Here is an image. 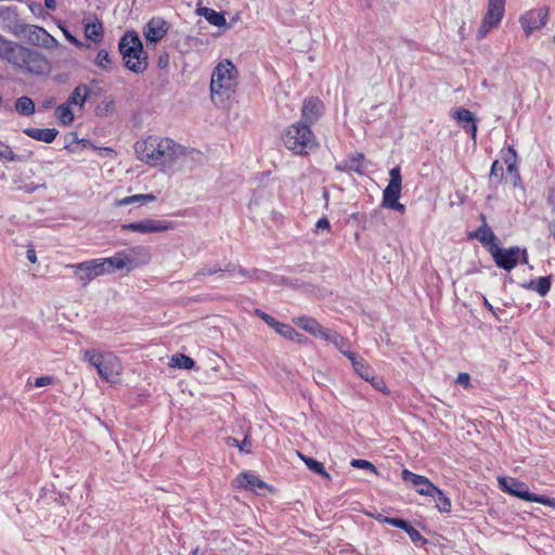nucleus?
Here are the masks:
<instances>
[{
    "label": "nucleus",
    "mask_w": 555,
    "mask_h": 555,
    "mask_svg": "<svg viewBox=\"0 0 555 555\" xmlns=\"http://www.w3.org/2000/svg\"><path fill=\"white\" fill-rule=\"evenodd\" d=\"M346 166L348 169L359 173L363 175L365 172V165H364V155L361 153H357L351 155L346 163Z\"/></svg>",
    "instance_id": "473e14b6"
},
{
    "label": "nucleus",
    "mask_w": 555,
    "mask_h": 555,
    "mask_svg": "<svg viewBox=\"0 0 555 555\" xmlns=\"http://www.w3.org/2000/svg\"><path fill=\"white\" fill-rule=\"evenodd\" d=\"M298 455L304 461V463L307 465V467L310 470L321 475L322 477H324V478H326L328 480L331 479V476L325 470L323 463H321V462H319V461H317V460H314L312 457L306 456V455H304V454H301L299 452H298Z\"/></svg>",
    "instance_id": "c756f323"
},
{
    "label": "nucleus",
    "mask_w": 555,
    "mask_h": 555,
    "mask_svg": "<svg viewBox=\"0 0 555 555\" xmlns=\"http://www.w3.org/2000/svg\"><path fill=\"white\" fill-rule=\"evenodd\" d=\"M506 165H507V171L509 173H512L513 176L516 175V172H518L516 163L515 164H506Z\"/></svg>",
    "instance_id": "680f3d73"
},
{
    "label": "nucleus",
    "mask_w": 555,
    "mask_h": 555,
    "mask_svg": "<svg viewBox=\"0 0 555 555\" xmlns=\"http://www.w3.org/2000/svg\"><path fill=\"white\" fill-rule=\"evenodd\" d=\"M499 25H496L486 18H482L480 26L476 33V38L478 40L483 39L490 33L491 29L496 28Z\"/></svg>",
    "instance_id": "58836bf2"
},
{
    "label": "nucleus",
    "mask_w": 555,
    "mask_h": 555,
    "mask_svg": "<svg viewBox=\"0 0 555 555\" xmlns=\"http://www.w3.org/2000/svg\"><path fill=\"white\" fill-rule=\"evenodd\" d=\"M0 158L10 163L20 159L12 149L4 142L0 143Z\"/></svg>",
    "instance_id": "ea45409f"
},
{
    "label": "nucleus",
    "mask_w": 555,
    "mask_h": 555,
    "mask_svg": "<svg viewBox=\"0 0 555 555\" xmlns=\"http://www.w3.org/2000/svg\"><path fill=\"white\" fill-rule=\"evenodd\" d=\"M15 109L23 116H30L35 113V103L28 96H21L15 102Z\"/></svg>",
    "instance_id": "2f4dec72"
},
{
    "label": "nucleus",
    "mask_w": 555,
    "mask_h": 555,
    "mask_svg": "<svg viewBox=\"0 0 555 555\" xmlns=\"http://www.w3.org/2000/svg\"><path fill=\"white\" fill-rule=\"evenodd\" d=\"M224 271L228 272L230 274V276L235 280L260 279L257 270L248 271V270H245L244 268H241V267L236 268L235 266L229 264V266H227Z\"/></svg>",
    "instance_id": "c85d7f7f"
},
{
    "label": "nucleus",
    "mask_w": 555,
    "mask_h": 555,
    "mask_svg": "<svg viewBox=\"0 0 555 555\" xmlns=\"http://www.w3.org/2000/svg\"><path fill=\"white\" fill-rule=\"evenodd\" d=\"M55 117L62 125H70L74 120V113L70 108V105L67 102L59 105L55 109Z\"/></svg>",
    "instance_id": "7c9ffc66"
},
{
    "label": "nucleus",
    "mask_w": 555,
    "mask_h": 555,
    "mask_svg": "<svg viewBox=\"0 0 555 555\" xmlns=\"http://www.w3.org/2000/svg\"><path fill=\"white\" fill-rule=\"evenodd\" d=\"M365 380L369 382L376 390H386L385 382L383 378L378 377L375 372L372 373V377H367Z\"/></svg>",
    "instance_id": "49530a36"
},
{
    "label": "nucleus",
    "mask_w": 555,
    "mask_h": 555,
    "mask_svg": "<svg viewBox=\"0 0 555 555\" xmlns=\"http://www.w3.org/2000/svg\"><path fill=\"white\" fill-rule=\"evenodd\" d=\"M330 343H332L339 351L345 356L346 351H350L348 349V340L334 331L333 334H331Z\"/></svg>",
    "instance_id": "e433bc0d"
},
{
    "label": "nucleus",
    "mask_w": 555,
    "mask_h": 555,
    "mask_svg": "<svg viewBox=\"0 0 555 555\" xmlns=\"http://www.w3.org/2000/svg\"><path fill=\"white\" fill-rule=\"evenodd\" d=\"M26 258L31 262L35 263L37 261V255L36 250L34 248H28L26 251Z\"/></svg>",
    "instance_id": "13d9d810"
},
{
    "label": "nucleus",
    "mask_w": 555,
    "mask_h": 555,
    "mask_svg": "<svg viewBox=\"0 0 555 555\" xmlns=\"http://www.w3.org/2000/svg\"><path fill=\"white\" fill-rule=\"evenodd\" d=\"M323 104L317 98L306 99L301 108V121L304 124H313L322 115Z\"/></svg>",
    "instance_id": "f3484780"
},
{
    "label": "nucleus",
    "mask_w": 555,
    "mask_h": 555,
    "mask_svg": "<svg viewBox=\"0 0 555 555\" xmlns=\"http://www.w3.org/2000/svg\"><path fill=\"white\" fill-rule=\"evenodd\" d=\"M23 35L30 44L36 47L52 50L59 46V41L52 35L37 25H26Z\"/></svg>",
    "instance_id": "4468645a"
},
{
    "label": "nucleus",
    "mask_w": 555,
    "mask_h": 555,
    "mask_svg": "<svg viewBox=\"0 0 555 555\" xmlns=\"http://www.w3.org/2000/svg\"><path fill=\"white\" fill-rule=\"evenodd\" d=\"M490 254L495 264L506 271L514 269L521 259L522 263H527V251L519 247L501 248L500 246H491Z\"/></svg>",
    "instance_id": "9d476101"
},
{
    "label": "nucleus",
    "mask_w": 555,
    "mask_h": 555,
    "mask_svg": "<svg viewBox=\"0 0 555 555\" xmlns=\"http://www.w3.org/2000/svg\"><path fill=\"white\" fill-rule=\"evenodd\" d=\"M196 12L198 15L205 17L214 26H227V21L222 13H219L210 8H198Z\"/></svg>",
    "instance_id": "a878e982"
},
{
    "label": "nucleus",
    "mask_w": 555,
    "mask_h": 555,
    "mask_svg": "<svg viewBox=\"0 0 555 555\" xmlns=\"http://www.w3.org/2000/svg\"><path fill=\"white\" fill-rule=\"evenodd\" d=\"M276 333L282 335L283 337L289 338V339H296L300 336L299 333H297L291 325L282 324L280 328H276Z\"/></svg>",
    "instance_id": "79ce46f5"
},
{
    "label": "nucleus",
    "mask_w": 555,
    "mask_h": 555,
    "mask_svg": "<svg viewBox=\"0 0 555 555\" xmlns=\"http://www.w3.org/2000/svg\"><path fill=\"white\" fill-rule=\"evenodd\" d=\"M53 104H54V100H53V99H49V100H47V101L44 102L43 106H44L46 108H49V107H51Z\"/></svg>",
    "instance_id": "338daca9"
},
{
    "label": "nucleus",
    "mask_w": 555,
    "mask_h": 555,
    "mask_svg": "<svg viewBox=\"0 0 555 555\" xmlns=\"http://www.w3.org/2000/svg\"><path fill=\"white\" fill-rule=\"evenodd\" d=\"M24 133L34 140L51 143L55 140L59 131L54 128H26Z\"/></svg>",
    "instance_id": "5701e85b"
},
{
    "label": "nucleus",
    "mask_w": 555,
    "mask_h": 555,
    "mask_svg": "<svg viewBox=\"0 0 555 555\" xmlns=\"http://www.w3.org/2000/svg\"><path fill=\"white\" fill-rule=\"evenodd\" d=\"M194 361L185 354H176L171 358V365L179 369H192Z\"/></svg>",
    "instance_id": "c9c22d12"
},
{
    "label": "nucleus",
    "mask_w": 555,
    "mask_h": 555,
    "mask_svg": "<svg viewBox=\"0 0 555 555\" xmlns=\"http://www.w3.org/2000/svg\"><path fill=\"white\" fill-rule=\"evenodd\" d=\"M53 382H54V379L51 376H40V377L36 378L34 383H31V380L28 379L26 387L27 388H30L33 386L34 387H46V386L52 385Z\"/></svg>",
    "instance_id": "37998d69"
},
{
    "label": "nucleus",
    "mask_w": 555,
    "mask_h": 555,
    "mask_svg": "<svg viewBox=\"0 0 555 555\" xmlns=\"http://www.w3.org/2000/svg\"><path fill=\"white\" fill-rule=\"evenodd\" d=\"M130 198H131L132 204H140V205L151 203L156 199V197L153 194H135V195H131Z\"/></svg>",
    "instance_id": "c03bdc74"
},
{
    "label": "nucleus",
    "mask_w": 555,
    "mask_h": 555,
    "mask_svg": "<svg viewBox=\"0 0 555 555\" xmlns=\"http://www.w3.org/2000/svg\"><path fill=\"white\" fill-rule=\"evenodd\" d=\"M376 519L382 524H388V525H391L393 527L401 528V529H405L406 524H408L405 520H403L401 518H390V517H385L382 515H378L376 517Z\"/></svg>",
    "instance_id": "a19ab883"
},
{
    "label": "nucleus",
    "mask_w": 555,
    "mask_h": 555,
    "mask_svg": "<svg viewBox=\"0 0 555 555\" xmlns=\"http://www.w3.org/2000/svg\"><path fill=\"white\" fill-rule=\"evenodd\" d=\"M285 147L297 155H308L318 147V140L309 125L297 121L283 133Z\"/></svg>",
    "instance_id": "39448f33"
},
{
    "label": "nucleus",
    "mask_w": 555,
    "mask_h": 555,
    "mask_svg": "<svg viewBox=\"0 0 555 555\" xmlns=\"http://www.w3.org/2000/svg\"><path fill=\"white\" fill-rule=\"evenodd\" d=\"M503 158L505 164H515L517 159L516 151L512 146H508Z\"/></svg>",
    "instance_id": "8fccbe9b"
},
{
    "label": "nucleus",
    "mask_w": 555,
    "mask_h": 555,
    "mask_svg": "<svg viewBox=\"0 0 555 555\" xmlns=\"http://www.w3.org/2000/svg\"><path fill=\"white\" fill-rule=\"evenodd\" d=\"M82 359L96 370L103 380L112 384L119 382L122 364L113 352L87 349L83 351Z\"/></svg>",
    "instance_id": "20e7f679"
},
{
    "label": "nucleus",
    "mask_w": 555,
    "mask_h": 555,
    "mask_svg": "<svg viewBox=\"0 0 555 555\" xmlns=\"http://www.w3.org/2000/svg\"><path fill=\"white\" fill-rule=\"evenodd\" d=\"M85 36L93 42H99L103 38V26L98 20L85 25Z\"/></svg>",
    "instance_id": "bb28decb"
},
{
    "label": "nucleus",
    "mask_w": 555,
    "mask_h": 555,
    "mask_svg": "<svg viewBox=\"0 0 555 555\" xmlns=\"http://www.w3.org/2000/svg\"><path fill=\"white\" fill-rule=\"evenodd\" d=\"M131 198L130 196H127V197H124V198H120V199H117L115 202V206L119 207V206H127V205H131Z\"/></svg>",
    "instance_id": "bf43d9fd"
},
{
    "label": "nucleus",
    "mask_w": 555,
    "mask_h": 555,
    "mask_svg": "<svg viewBox=\"0 0 555 555\" xmlns=\"http://www.w3.org/2000/svg\"><path fill=\"white\" fill-rule=\"evenodd\" d=\"M237 487L246 489L263 488L266 483L260 480L256 475L249 473L240 474L235 479Z\"/></svg>",
    "instance_id": "393cba45"
},
{
    "label": "nucleus",
    "mask_w": 555,
    "mask_h": 555,
    "mask_svg": "<svg viewBox=\"0 0 555 555\" xmlns=\"http://www.w3.org/2000/svg\"><path fill=\"white\" fill-rule=\"evenodd\" d=\"M67 267L75 270V275L82 286L88 285L93 279L105 274L104 263L101 259H91Z\"/></svg>",
    "instance_id": "f8f14e48"
},
{
    "label": "nucleus",
    "mask_w": 555,
    "mask_h": 555,
    "mask_svg": "<svg viewBox=\"0 0 555 555\" xmlns=\"http://www.w3.org/2000/svg\"><path fill=\"white\" fill-rule=\"evenodd\" d=\"M167 31L168 25L166 21L160 17H153L144 28V37L147 42L157 43L166 36Z\"/></svg>",
    "instance_id": "dca6fc26"
},
{
    "label": "nucleus",
    "mask_w": 555,
    "mask_h": 555,
    "mask_svg": "<svg viewBox=\"0 0 555 555\" xmlns=\"http://www.w3.org/2000/svg\"><path fill=\"white\" fill-rule=\"evenodd\" d=\"M94 63L96 64V66H99L105 70H108L112 65V61H111L108 51L100 50L98 52Z\"/></svg>",
    "instance_id": "4c0bfd02"
},
{
    "label": "nucleus",
    "mask_w": 555,
    "mask_h": 555,
    "mask_svg": "<svg viewBox=\"0 0 555 555\" xmlns=\"http://www.w3.org/2000/svg\"><path fill=\"white\" fill-rule=\"evenodd\" d=\"M436 502V507L442 513L451 512V501L450 499L440 490L438 487L429 495Z\"/></svg>",
    "instance_id": "cd10ccee"
},
{
    "label": "nucleus",
    "mask_w": 555,
    "mask_h": 555,
    "mask_svg": "<svg viewBox=\"0 0 555 555\" xmlns=\"http://www.w3.org/2000/svg\"><path fill=\"white\" fill-rule=\"evenodd\" d=\"M222 269L219 267V266H214V267H204L199 272L198 274H203V275H211V274H215V273H218V272H221Z\"/></svg>",
    "instance_id": "864d4df0"
},
{
    "label": "nucleus",
    "mask_w": 555,
    "mask_h": 555,
    "mask_svg": "<svg viewBox=\"0 0 555 555\" xmlns=\"http://www.w3.org/2000/svg\"><path fill=\"white\" fill-rule=\"evenodd\" d=\"M0 60L29 76H48L52 72V64L42 52L9 39L0 42Z\"/></svg>",
    "instance_id": "f03ea898"
},
{
    "label": "nucleus",
    "mask_w": 555,
    "mask_h": 555,
    "mask_svg": "<svg viewBox=\"0 0 555 555\" xmlns=\"http://www.w3.org/2000/svg\"><path fill=\"white\" fill-rule=\"evenodd\" d=\"M294 321L299 327L310 333L311 335H314L318 326L320 325L315 319L306 315L298 317Z\"/></svg>",
    "instance_id": "72a5a7b5"
},
{
    "label": "nucleus",
    "mask_w": 555,
    "mask_h": 555,
    "mask_svg": "<svg viewBox=\"0 0 555 555\" xmlns=\"http://www.w3.org/2000/svg\"><path fill=\"white\" fill-rule=\"evenodd\" d=\"M61 29H62V31H63V34H64V36H65V38H66L69 42L74 43V44H75V46H77V47L81 46V42H80V41H79L75 36H73V35H72V34H70V33H69L65 27H61Z\"/></svg>",
    "instance_id": "5fc2aeb1"
},
{
    "label": "nucleus",
    "mask_w": 555,
    "mask_h": 555,
    "mask_svg": "<svg viewBox=\"0 0 555 555\" xmlns=\"http://www.w3.org/2000/svg\"><path fill=\"white\" fill-rule=\"evenodd\" d=\"M350 464L352 467H356V468L369 469L374 474L377 473L376 467L371 462H369L366 460H360V459L352 460Z\"/></svg>",
    "instance_id": "a18cd8bd"
},
{
    "label": "nucleus",
    "mask_w": 555,
    "mask_h": 555,
    "mask_svg": "<svg viewBox=\"0 0 555 555\" xmlns=\"http://www.w3.org/2000/svg\"><path fill=\"white\" fill-rule=\"evenodd\" d=\"M229 444L237 447L240 444V441L235 438H229L228 439Z\"/></svg>",
    "instance_id": "69168bd1"
},
{
    "label": "nucleus",
    "mask_w": 555,
    "mask_h": 555,
    "mask_svg": "<svg viewBox=\"0 0 555 555\" xmlns=\"http://www.w3.org/2000/svg\"><path fill=\"white\" fill-rule=\"evenodd\" d=\"M408 535L410 537V539L414 542V543H417L420 541H423L424 538L422 537V534L418 532L417 529H415L414 527H412L409 522L406 524V527L405 529H403Z\"/></svg>",
    "instance_id": "de8ad7c7"
},
{
    "label": "nucleus",
    "mask_w": 555,
    "mask_h": 555,
    "mask_svg": "<svg viewBox=\"0 0 555 555\" xmlns=\"http://www.w3.org/2000/svg\"><path fill=\"white\" fill-rule=\"evenodd\" d=\"M333 333H334V331L325 328L322 325H319L313 336L324 339L326 341H330L331 334H333Z\"/></svg>",
    "instance_id": "09e8293b"
},
{
    "label": "nucleus",
    "mask_w": 555,
    "mask_h": 555,
    "mask_svg": "<svg viewBox=\"0 0 555 555\" xmlns=\"http://www.w3.org/2000/svg\"><path fill=\"white\" fill-rule=\"evenodd\" d=\"M315 229H317V231H319V230L330 231L331 223H330L328 219L326 217L320 218L315 224Z\"/></svg>",
    "instance_id": "603ef678"
},
{
    "label": "nucleus",
    "mask_w": 555,
    "mask_h": 555,
    "mask_svg": "<svg viewBox=\"0 0 555 555\" xmlns=\"http://www.w3.org/2000/svg\"><path fill=\"white\" fill-rule=\"evenodd\" d=\"M485 306H486V308H487V309H489V310H492V309H493V308H492V306L489 304V301H488L487 299H485Z\"/></svg>",
    "instance_id": "774afa93"
},
{
    "label": "nucleus",
    "mask_w": 555,
    "mask_h": 555,
    "mask_svg": "<svg viewBox=\"0 0 555 555\" xmlns=\"http://www.w3.org/2000/svg\"><path fill=\"white\" fill-rule=\"evenodd\" d=\"M121 228L127 231L141 234L159 233L173 229L172 222L162 219H143L137 222L122 224Z\"/></svg>",
    "instance_id": "ddd939ff"
},
{
    "label": "nucleus",
    "mask_w": 555,
    "mask_h": 555,
    "mask_svg": "<svg viewBox=\"0 0 555 555\" xmlns=\"http://www.w3.org/2000/svg\"><path fill=\"white\" fill-rule=\"evenodd\" d=\"M548 20V9L546 7H539L531 9L519 17L520 26L528 37L534 31L542 29Z\"/></svg>",
    "instance_id": "9b49d317"
},
{
    "label": "nucleus",
    "mask_w": 555,
    "mask_h": 555,
    "mask_svg": "<svg viewBox=\"0 0 555 555\" xmlns=\"http://www.w3.org/2000/svg\"><path fill=\"white\" fill-rule=\"evenodd\" d=\"M452 116L467 132L470 133V137L475 140L477 135V125L473 113L466 108H457L453 112Z\"/></svg>",
    "instance_id": "a211bd4d"
},
{
    "label": "nucleus",
    "mask_w": 555,
    "mask_h": 555,
    "mask_svg": "<svg viewBox=\"0 0 555 555\" xmlns=\"http://www.w3.org/2000/svg\"><path fill=\"white\" fill-rule=\"evenodd\" d=\"M283 323L276 321L275 319L273 320L272 323L269 324L270 327L274 328L276 331V328H280L282 326Z\"/></svg>",
    "instance_id": "0e129e2a"
},
{
    "label": "nucleus",
    "mask_w": 555,
    "mask_h": 555,
    "mask_svg": "<svg viewBox=\"0 0 555 555\" xmlns=\"http://www.w3.org/2000/svg\"><path fill=\"white\" fill-rule=\"evenodd\" d=\"M241 452L243 453H250V441L248 440L247 436H245L244 440L240 442L237 446Z\"/></svg>",
    "instance_id": "4d7b16f0"
},
{
    "label": "nucleus",
    "mask_w": 555,
    "mask_h": 555,
    "mask_svg": "<svg viewBox=\"0 0 555 555\" xmlns=\"http://www.w3.org/2000/svg\"><path fill=\"white\" fill-rule=\"evenodd\" d=\"M345 357H347L350 360L354 372L361 378L365 380L367 377H372V373L374 372V370L369 365V363L364 359L359 358L352 351H346Z\"/></svg>",
    "instance_id": "412c9836"
},
{
    "label": "nucleus",
    "mask_w": 555,
    "mask_h": 555,
    "mask_svg": "<svg viewBox=\"0 0 555 555\" xmlns=\"http://www.w3.org/2000/svg\"><path fill=\"white\" fill-rule=\"evenodd\" d=\"M138 157L146 164L158 166L163 171L171 169L182 157L192 155L194 152L169 138L150 135L134 144Z\"/></svg>",
    "instance_id": "f257e3e1"
},
{
    "label": "nucleus",
    "mask_w": 555,
    "mask_h": 555,
    "mask_svg": "<svg viewBox=\"0 0 555 555\" xmlns=\"http://www.w3.org/2000/svg\"><path fill=\"white\" fill-rule=\"evenodd\" d=\"M514 185L515 186H521V180H520L519 172H516V175H514Z\"/></svg>",
    "instance_id": "e2e57ef3"
},
{
    "label": "nucleus",
    "mask_w": 555,
    "mask_h": 555,
    "mask_svg": "<svg viewBox=\"0 0 555 555\" xmlns=\"http://www.w3.org/2000/svg\"><path fill=\"white\" fill-rule=\"evenodd\" d=\"M237 69L229 60H223L214 69L210 80V96L214 103H223L235 92Z\"/></svg>",
    "instance_id": "7ed1b4c3"
},
{
    "label": "nucleus",
    "mask_w": 555,
    "mask_h": 555,
    "mask_svg": "<svg viewBox=\"0 0 555 555\" xmlns=\"http://www.w3.org/2000/svg\"><path fill=\"white\" fill-rule=\"evenodd\" d=\"M44 7L48 9V10H55L56 8V1L55 0H44Z\"/></svg>",
    "instance_id": "052dcab7"
},
{
    "label": "nucleus",
    "mask_w": 555,
    "mask_h": 555,
    "mask_svg": "<svg viewBox=\"0 0 555 555\" xmlns=\"http://www.w3.org/2000/svg\"><path fill=\"white\" fill-rule=\"evenodd\" d=\"M389 182L383 192L382 206L397 210L401 214L404 212L405 207L399 203L402 189V177L399 166H396L389 170Z\"/></svg>",
    "instance_id": "6e6552de"
},
{
    "label": "nucleus",
    "mask_w": 555,
    "mask_h": 555,
    "mask_svg": "<svg viewBox=\"0 0 555 555\" xmlns=\"http://www.w3.org/2000/svg\"><path fill=\"white\" fill-rule=\"evenodd\" d=\"M482 224L474 232L472 237L478 240L490 251L491 246H499L496 236L486 223L485 216H481Z\"/></svg>",
    "instance_id": "6ab92c4d"
},
{
    "label": "nucleus",
    "mask_w": 555,
    "mask_h": 555,
    "mask_svg": "<svg viewBox=\"0 0 555 555\" xmlns=\"http://www.w3.org/2000/svg\"><path fill=\"white\" fill-rule=\"evenodd\" d=\"M143 247H134L124 249L107 258H100L104 263L105 274L113 273L117 270L127 269L128 271L135 267V260Z\"/></svg>",
    "instance_id": "1a4fd4ad"
},
{
    "label": "nucleus",
    "mask_w": 555,
    "mask_h": 555,
    "mask_svg": "<svg viewBox=\"0 0 555 555\" xmlns=\"http://www.w3.org/2000/svg\"><path fill=\"white\" fill-rule=\"evenodd\" d=\"M401 478L423 496H429L436 488L427 477L417 475L406 468L402 470Z\"/></svg>",
    "instance_id": "2eb2a0df"
},
{
    "label": "nucleus",
    "mask_w": 555,
    "mask_h": 555,
    "mask_svg": "<svg viewBox=\"0 0 555 555\" xmlns=\"http://www.w3.org/2000/svg\"><path fill=\"white\" fill-rule=\"evenodd\" d=\"M522 287L526 289L534 291L540 296L544 297L551 288V278L550 276H541L538 280H531L525 284Z\"/></svg>",
    "instance_id": "b1692460"
},
{
    "label": "nucleus",
    "mask_w": 555,
    "mask_h": 555,
    "mask_svg": "<svg viewBox=\"0 0 555 555\" xmlns=\"http://www.w3.org/2000/svg\"><path fill=\"white\" fill-rule=\"evenodd\" d=\"M456 384L462 385L465 388L470 387V376L468 373H460L456 377Z\"/></svg>",
    "instance_id": "3c124183"
},
{
    "label": "nucleus",
    "mask_w": 555,
    "mask_h": 555,
    "mask_svg": "<svg viewBox=\"0 0 555 555\" xmlns=\"http://www.w3.org/2000/svg\"><path fill=\"white\" fill-rule=\"evenodd\" d=\"M499 485L504 492L517 496L527 502H535L555 508V499L531 493L529 487L513 477H499Z\"/></svg>",
    "instance_id": "0eeeda50"
},
{
    "label": "nucleus",
    "mask_w": 555,
    "mask_h": 555,
    "mask_svg": "<svg viewBox=\"0 0 555 555\" xmlns=\"http://www.w3.org/2000/svg\"><path fill=\"white\" fill-rule=\"evenodd\" d=\"M119 51L125 61L126 67L134 73H142L147 67L146 54L139 36L129 31L119 41Z\"/></svg>",
    "instance_id": "423d86ee"
},
{
    "label": "nucleus",
    "mask_w": 555,
    "mask_h": 555,
    "mask_svg": "<svg viewBox=\"0 0 555 555\" xmlns=\"http://www.w3.org/2000/svg\"><path fill=\"white\" fill-rule=\"evenodd\" d=\"M504 177L503 166L500 165L499 160H494L491 165V170L489 175V183L492 185H498Z\"/></svg>",
    "instance_id": "f704fd0d"
},
{
    "label": "nucleus",
    "mask_w": 555,
    "mask_h": 555,
    "mask_svg": "<svg viewBox=\"0 0 555 555\" xmlns=\"http://www.w3.org/2000/svg\"><path fill=\"white\" fill-rule=\"evenodd\" d=\"M506 0H489L483 18L500 25L505 12Z\"/></svg>",
    "instance_id": "aec40b11"
},
{
    "label": "nucleus",
    "mask_w": 555,
    "mask_h": 555,
    "mask_svg": "<svg viewBox=\"0 0 555 555\" xmlns=\"http://www.w3.org/2000/svg\"><path fill=\"white\" fill-rule=\"evenodd\" d=\"M255 314L258 315L261 320H263L268 325L273 322L274 318L263 312L262 310L257 309Z\"/></svg>",
    "instance_id": "6e6d98bb"
},
{
    "label": "nucleus",
    "mask_w": 555,
    "mask_h": 555,
    "mask_svg": "<svg viewBox=\"0 0 555 555\" xmlns=\"http://www.w3.org/2000/svg\"><path fill=\"white\" fill-rule=\"evenodd\" d=\"M90 95L91 89L87 85L80 83L73 90L66 102L70 106H77L82 109Z\"/></svg>",
    "instance_id": "4be33fe9"
}]
</instances>
